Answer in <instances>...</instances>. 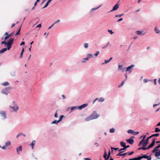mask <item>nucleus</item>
Here are the masks:
<instances>
[{
	"mask_svg": "<svg viewBox=\"0 0 160 160\" xmlns=\"http://www.w3.org/2000/svg\"><path fill=\"white\" fill-rule=\"evenodd\" d=\"M159 135V133H156L155 134H152L150 136L147 137L146 139L145 140V142H144V143H143L142 144V147L138 148V150H140L142 149V150H145L144 147H146L147 146V145L148 144L149 140L153 137H157Z\"/></svg>",
	"mask_w": 160,
	"mask_h": 160,
	"instance_id": "nucleus-1",
	"label": "nucleus"
},
{
	"mask_svg": "<svg viewBox=\"0 0 160 160\" xmlns=\"http://www.w3.org/2000/svg\"><path fill=\"white\" fill-rule=\"evenodd\" d=\"M99 116V115L97 114L96 112H94L86 118L85 120L88 121L93 119L97 118Z\"/></svg>",
	"mask_w": 160,
	"mask_h": 160,
	"instance_id": "nucleus-2",
	"label": "nucleus"
},
{
	"mask_svg": "<svg viewBox=\"0 0 160 160\" xmlns=\"http://www.w3.org/2000/svg\"><path fill=\"white\" fill-rule=\"evenodd\" d=\"M14 40V38H9L8 42H7V47L8 50H9L11 48L12 45V44Z\"/></svg>",
	"mask_w": 160,
	"mask_h": 160,
	"instance_id": "nucleus-3",
	"label": "nucleus"
},
{
	"mask_svg": "<svg viewBox=\"0 0 160 160\" xmlns=\"http://www.w3.org/2000/svg\"><path fill=\"white\" fill-rule=\"evenodd\" d=\"M156 139V138H155L154 139H153L151 143L146 148L144 147L145 150H148L149 148H152L154 146L156 142L155 140Z\"/></svg>",
	"mask_w": 160,
	"mask_h": 160,
	"instance_id": "nucleus-4",
	"label": "nucleus"
},
{
	"mask_svg": "<svg viewBox=\"0 0 160 160\" xmlns=\"http://www.w3.org/2000/svg\"><path fill=\"white\" fill-rule=\"evenodd\" d=\"M12 89V87H8L2 90L1 92L2 93L7 95L9 92V90Z\"/></svg>",
	"mask_w": 160,
	"mask_h": 160,
	"instance_id": "nucleus-5",
	"label": "nucleus"
},
{
	"mask_svg": "<svg viewBox=\"0 0 160 160\" xmlns=\"http://www.w3.org/2000/svg\"><path fill=\"white\" fill-rule=\"evenodd\" d=\"M119 1H118L116 4L113 7L112 9L109 12H111L116 10L119 7Z\"/></svg>",
	"mask_w": 160,
	"mask_h": 160,
	"instance_id": "nucleus-6",
	"label": "nucleus"
},
{
	"mask_svg": "<svg viewBox=\"0 0 160 160\" xmlns=\"http://www.w3.org/2000/svg\"><path fill=\"white\" fill-rule=\"evenodd\" d=\"M134 65L133 64H132L130 66L127 67L126 68V72H128L129 73H130L132 72V68L134 67Z\"/></svg>",
	"mask_w": 160,
	"mask_h": 160,
	"instance_id": "nucleus-7",
	"label": "nucleus"
},
{
	"mask_svg": "<svg viewBox=\"0 0 160 160\" xmlns=\"http://www.w3.org/2000/svg\"><path fill=\"white\" fill-rule=\"evenodd\" d=\"M9 107L11 109H13V111L16 112L18 110V106H9Z\"/></svg>",
	"mask_w": 160,
	"mask_h": 160,
	"instance_id": "nucleus-8",
	"label": "nucleus"
},
{
	"mask_svg": "<svg viewBox=\"0 0 160 160\" xmlns=\"http://www.w3.org/2000/svg\"><path fill=\"white\" fill-rule=\"evenodd\" d=\"M146 135H144V136H143V138H142V139L140 142H139V143L138 144V146H141V145L143 143H144V142H145V138L146 137Z\"/></svg>",
	"mask_w": 160,
	"mask_h": 160,
	"instance_id": "nucleus-9",
	"label": "nucleus"
},
{
	"mask_svg": "<svg viewBox=\"0 0 160 160\" xmlns=\"http://www.w3.org/2000/svg\"><path fill=\"white\" fill-rule=\"evenodd\" d=\"M0 114L1 116L3 117V119H5L6 118V112L5 111H1L0 112Z\"/></svg>",
	"mask_w": 160,
	"mask_h": 160,
	"instance_id": "nucleus-10",
	"label": "nucleus"
},
{
	"mask_svg": "<svg viewBox=\"0 0 160 160\" xmlns=\"http://www.w3.org/2000/svg\"><path fill=\"white\" fill-rule=\"evenodd\" d=\"M126 141L128 142L130 144H132L134 142V140L133 139H132L131 138H130L128 139H127L126 140Z\"/></svg>",
	"mask_w": 160,
	"mask_h": 160,
	"instance_id": "nucleus-11",
	"label": "nucleus"
},
{
	"mask_svg": "<svg viewBox=\"0 0 160 160\" xmlns=\"http://www.w3.org/2000/svg\"><path fill=\"white\" fill-rule=\"evenodd\" d=\"M88 105L87 104H84L78 107V109L79 110H81L85 108Z\"/></svg>",
	"mask_w": 160,
	"mask_h": 160,
	"instance_id": "nucleus-12",
	"label": "nucleus"
},
{
	"mask_svg": "<svg viewBox=\"0 0 160 160\" xmlns=\"http://www.w3.org/2000/svg\"><path fill=\"white\" fill-rule=\"evenodd\" d=\"M142 32L141 31H137L135 32L138 35L142 34V35H144L145 34V33H142Z\"/></svg>",
	"mask_w": 160,
	"mask_h": 160,
	"instance_id": "nucleus-13",
	"label": "nucleus"
},
{
	"mask_svg": "<svg viewBox=\"0 0 160 160\" xmlns=\"http://www.w3.org/2000/svg\"><path fill=\"white\" fill-rule=\"evenodd\" d=\"M128 153V152H126L123 153H118L117 155V156H125Z\"/></svg>",
	"mask_w": 160,
	"mask_h": 160,
	"instance_id": "nucleus-14",
	"label": "nucleus"
},
{
	"mask_svg": "<svg viewBox=\"0 0 160 160\" xmlns=\"http://www.w3.org/2000/svg\"><path fill=\"white\" fill-rule=\"evenodd\" d=\"M154 31L157 33H159L160 32V30L157 28V27H155L154 28Z\"/></svg>",
	"mask_w": 160,
	"mask_h": 160,
	"instance_id": "nucleus-15",
	"label": "nucleus"
},
{
	"mask_svg": "<svg viewBox=\"0 0 160 160\" xmlns=\"http://www.w3.org/2000/svg\"><path fill=\"white\" fill-rule=\"evenodd\" d=\"M126 150V148H125V147H123V148H121L120 149L118 150V151L119 152V153H122L124 151Z\"/></svg>",
	"mask_w": 160,
	"mask_h": 160,
	"instance_id": "nucleus-16",
	"label": "nucleus"
},
{
	"mask_svg": "<svg viewBox=\"0 0 160 160\" xmlns=\"http://www.w3.org/2000/svg\"><path fill=\"white\" fill-rule=\"evenodd\" d=\"M111 155L110 151L109 150L108 151V154L107 155V158H105V160H108L110 158V156Z\"/></svg>",
	"mask_w": 160,
	"mask_h": 160,
	"instance_id": "nucleus-17",
	"label": "nucleus"
},
{
	"mask_svg": "<svg viewBox=\"0 0 160 160\" xmlns=\"http://www.w3.org/2000/svg\"><path fill=\"white\" fill-rule=\"evenodd\" d=\"M120 144L121 146L122 147H125V145L126 144L125 142H124L122 141H121L120 142Z\"/></svg>",
	"mask_w": 160,
	"mask_h": 160,
	"instance_id": "nucleus-18",
	"label": "nucleus"
},
{
	"mask_svg": "<svg viewBox=\"0 0 160 160\" xmlns=\"http://www.w3.org/2000/svg\"><path fill=\"white\" fill-rule=\"evenodd\" d=\"M35 141H33L32 143L30 145V146H31L32 147V149H33L34 148V145L35 144Z\"/></svg>",
	"mask_w": 160,
	"mask_h": 160,
	"instance_id": "nucleus-19",
	"label": "nucleus"
},
{
	"mask_svg": "<svg viewBox=\"0 0 160 160\" xmlns=\"http://www.w3.org/2000/svg\"><path fill=\"white\" fill-rule=\"evenodd\" d=\"M155 156L156 157H158L160 156V151L157 152H155Z\"/></svg>",
	"mask_w": 160,
	"mask_h": 160,
	"instance_id": "nucleus-20",
	"label": "nucleus"
},
{
	"mask_svg": "<svg viewBox=\"0 0 160 160\" xmlns=\"http://www.w3.org/2000/svg\"><path fill=\"white\" fill-rule=\"evenodd\" d=\"M127 132L128 133H131L132 134H134V131L131 129H129L127 131Z\"/></svg>",
	"mask_w": 160,
	"mask_h": 160,
	"instance_id": "nucleus-21",
	"label": "nucleus"
},
{
	"mask_svg": "<svg viewBox=\"0 0 160 160\" xmlns=\"http://www.w3.org/2000/svg\"><path fill=\"white\" fill-rule=\"evenodd\" d=\"M107 152L106 150V149H105V152L103 155V158H104L105 160V158H107Z\"/></svg>",
	"mask_w": 160,
	"mask_h": 160,
	"instance_id": "nucleus-22",
	"label": "nucleus"
},
{
	"mask_svg": "<svg viewBox=\"0 0 160 160\" xmlns=\"http://www.w3.org/2000/svg\"><path fill=\"white\" fill-rule=\"evenodd\" d=\"M141 155H142V156H141V159H142V158L146 159L147 157V155L146 154L143 155V154H141Z\"/></svg>",
	"mask_w": 160,
	"mask_h": 160,
	"instance_id": "nucleus-23",
	"label": "nucleus"
},
{
	"mask_svg": "<svg viewBox=\"0 0 160 160\" xmlns=\"http://www.w3.org/2000/svg\"><path fill=\"white\" fill-rule=\"evenodd\" d=\"M7 50H8V48L7 49L6 48H4L2 49L0 51V53H2L4 52Z\"/></svg>",
	"mask_w": 160,
	"mask_h": 160,
	"instance_id": "nucleus-24",
	"label": "nucleus"
},
{
	"mask_svg": "<svg viewBox=\"0 0 160 160\" xmlns=\"http://www.w3.org/2000/svg\"><path fill=\"white\" fill-rule=\"evenodd\" d=\"M100 7V6H98V7H97L96 8H92L91 11H90V12L92 13V12L94 11V10H97V9H98V8H99Z\"/></svg>",
	"mask_w": 160,
	"mask_h": 160,
	"instance_id": "nucleus-25",
	"label": "nucleus"
},
{
	"mask_svg": "<svg viewBox=\"0 0 160 160\" xmlns=\"http://www.w3.org/2000/svg\"><path fill=\"white\" fill-rule=\"evenodd\" d=\"M8 85H9V83L7 82H5L2 84V85L3 86H7Z\"/></svg>",
	"mask_w": 160,
	"mask_h": 160,
	"instance_id": "nucleus-26",
	"label": "nucleus"
},
{
	"mask_svg": "<svg viewBox=\"0 0 160 160\" xmlns=\"http://www.w3.org/2000/svg\"><path fill=\"white\" fill-rule=\"evenodd\" d=\"M78 109V107H77V106L73 107L71 108V111L70 112H71L73 110L76 109Z\"/></svg>",
	"mask_w": 160,
	"mask_h": 160,
	"instance_id": "nucleus-27",
	"label": "nucleus"
},
{
	"mask_svg": "<svg viewBox=\"0 0 160 160\" xmlns=\"http://www.w3.org/2000/svg\"><path fill=\"white\" fill-rule=\"evenodd\" d=\"M111 149L112 150V152H113V150H119V148H113V147H111Z\"/></svg>",
	"mask_w": 160,
	"mask_h": 160,
	"instance_id": "nucleus-28",
	"label": "nucleus"
},
{
	"mask_svg": "<svg viewBox=\"0 0 160 160\" xmlns=\"http://www.w3.org/2000/svg\"><path fill=\"white\" fill-rule=\"evenodd\" d=\"M21 26H20V28L19 29L17 32L16 33V34L15 35V36H17V35L20 34V31L21 30Z\"/></svg>",
	"mask_w": 160,
	"mask_h": 160,
	"instance_id": "nucleus-29",
	"label": "nucleus"
},
{
	"mask_svg": "<svg viewBox=\"0 0 160 160\" xmlns=\"http://www.w3.org/2000/svg\"><path fill=\"white\" fill-rule=\"evenodd\" d=\"M115 129L114 128H112L110 129L109 132L110 133H114L115 132Z\"/></svg>",
	"mask_w": 160,
	"mask_h": 160,
	"instance_id": "nucleus-30",
	"label": "nucleus"
},
{
	"mask_svg": "<svg viewBox=\"0 0 160 160\" xmlns=\"http://www.w3.org/2000/svg\"><path fill=\"white\" fill-rule=\"evenodd\" d=\"M10 145H11V142L9 141H8L6 142L5 143V145L6 147L7 146H9Z\"/></svg>",
	"mask_w": 160,
	"mask_h": 160,
	"instance_id": "nucleus-31",
	"label": "nucleus"
},
{
	"mask_svg": "<svg viewBox=\"0 0 160 160\" xmlns=\"http://www.w3.org/2000/svg\"><path fill=\"white\" fill-rule=\"evenodd\" d=\"M124 81H122V82L118 86V88L121 87L122 86H123V85L124 84Z\"/></svg>",
	"mask_w": 160,
	"mask_h": 160,
	"instance_id": "nucleus-32",
	"label": "nucleus"
},
{
	"mask_svg": "<svg viewBox=\"0 0 160 160\" xmlns=\"http://www.w3.org/2000/svg\"><path fill=\"white\" fill-rule=\"evenodd\" d=\"M1 44H4V46L5 47H7V42H5V41L4 40V41H2L1 42Z\"/></svg>",
	"mask_w": 160,
	"mask_h": 160,
	"instance_id": "nucleus-33",
	"label": "nucleus"
},
{
	"mask_svg": "<svg viewBox=\"0 0 160 160\" xmlns=\"http://www.w3.org/2000/svg\"><path fill=\"white\" fill-rule=\"evenodd\" d=\"M155 132H160V129L158 128H155Z\"/></svg>",
	"mask_w": 160,
	"mask_h": 160,
	"instance_id": "nucleus-34",
	"label": "nucleus"
},
{
	"mask_svg": "<svg viewBox=\"0 0 160 160\" xmlns=\"http://www.w3.org/2000/svg\"><path fill=\"white\" fill-rule=\"evenodd\" d=\"M151 81L152 82L153 81V80H148L147 79H145L143 80V82L145 83H146V82H148V81Z\"/></svg>",
	"mask_w": 160,
	"mask_h": 160,
	"instance_id": "nucleus-35",
	"label": "nucleus"
},
{
	"mask_svg": "<svg viewBox=\"0 0 160 160\" xmlns=\"http://www.w3.org/2000/svg\"><path fill=\"white\" fill-rule=\"evenodd\" d=\"M109 62L110 61H109V60H105V62H104L102 63V65H103V64H106L108 63V62Z\"/></svg>",
	"mask_w": 160,
	"mask_h": 160,
	"instance_id": "nucleus-36",
	"label": "nucleus"
},
{
	"mask_svg": "<svg viewBox=\"0 0 160 160\" xmlns=\"http://www.w3.org/2000/svg\"><path fill=\"white\" fill-rule=\"evenodd\" d=\"M134 158H135V160H141V156H139L137 157H135Z\"/></svg>",
	"mask_w": 160,
	"mask_h": 160,
	"instance_id": "nucleus-37",
	"label": "nucleus"
},
{
	"mask_svg": "<svg viewBox=\"0 0 160 160\" xmlns=\"http://www.w3.org/2000/svg\"><path fill=\"white\" fill-rule=\"evenodd\" d=\"M84 46L85 48H87L88 47V43H85L84 44Z\"/></svg>",
	"mask_w": 160,
	"mask_h": 160,
	"instance_id": "nucleus-38",
	"label": "nucleus"
},
{
	"mask_svg": "<svg viewBox=\"0 0 160 160\" xmlns=\"http://www.w3.org/2000/svg\"><path fill=\"white\" fill-rule=\"evenodd\" d=\"M63 117H64V116H63L62 115H61L59 117V119L58 120V122H60L61 120L62 119V118H63Z\"/></svg>",
	"mask_w": 160,
	"mask_h": 160,
	"instance_id": "nucleus-39",
	"label": "nucleus"
},
{
	"mask_svg": "<svg viewBox=\"0 0 160 160\" xmlns=\"http://www.w3.org/2000/svg\"><path fill=\"white\" fill-rule=\"evenodd\" d=\"M123 15H124V14L122 13V14H120V15H116L115 17H122V16H123Z\"/></svg>",
	"mask_w": 160,
	"mask_h": 160,
	"instance_id": "nucleus-40",
	"label": "nucleus"
},
{
	"mask_svg": "<svg viewBox=\"0 0 160 160\" xmlns=\"http://www.w3.org/2000/svg\"><path fill=\"white\" fill-rule=\"evenodd\" d=\"M9 38L8 37V36H5V37L4 38H2V39H4V41H6V40L7 39H8V38Z\"/></svg>",
	"mask_w": 160,
	"mask_h": 160,
	"instance_id": "nucleus-41",
	"label": "nucleus"
},
{
	"mask_svg": "<svg viewBox=\"0 0 160 160\" xmlns=\"http://www.w3.org/2000/svg\"><path fill=\"white\" fill-rule=\"evenodd\" d=\"M58 122V120L57 121V120H55L54 121H53L52 122V123H53V124H57L58 123V122Z\"/></svg>",
	"mask_w": 160,
	"mask_h": 160,
	"instance_id": "nucleus-42",
	"label": "nucleus"
},
{
	"mask_svg": "<svg viewBox=\"0 0 160 160\" xmlns=\"http://www.w3.org/2000/svg\"><path fill=\"white\" fill-rule=\"evenodd\" d=\"M108 32H109L111 34H112L114 33V32H112V31L111 30L108 29Z\"/></svg>",
	"mask_w": 160,
	"mask_h": 160,
	"instance_id": "nucleus-43",
	"label": "nucleus"
},
{
	"mask_svg": "<svg viewBox=\"0 0 160 160\" xmlns=\"http://www.w3.org/2000/svg\"><path fill=\"white\" fill-rule=\"evenodd\" d=\"M109 43V42H108L106 45L102 47V48L103 49H105V48H106L108 47Z\"/></svg>",
	"mask_w": 160,
	"mask_h": 160,
	"instance_id": "nucleus-44",
	"label": "nucleus"
},
{
	"mask_svg": "<svg viewBox=\"0 0 160 160\" xmlns=\"http://www.w3.org/2000/svg\"><path fill=\"white\" fill-rule=\"evenodd\" d=\"M146 159H147V160H151L152 159V158H151V156H147Z\"/></svg>",
	"mask_w": 160,
	"mask_h": 160,
	"instance_id": "nucleus-45",
	"label": "nucleus"
},
{
	"mask_svg": "<svg viewBox=\"0 0 160 160\" xmlns=\"http://www.w3.org/2000/svg\"><path fill=\"white\" fill-rule=\"evenodd\" d=\"M88 57L89 58H90L93 57V55L92 54H89L88 55Z\"/></svg>",
	"mask_w": 160,
	"mask_h": 160,
	"instance_id": "nucleus-46",
	"label": "nucleus"
},
{
	"mask_svg": "<svg viewBox=\"0 0 160 160\" xmlns=\"http://www.w3.org/2000/svg\"><path fill=\"white\" fill-rule=\"evenodd\" d=\"M134 153V151H132V152H130L129 153L128 152V155H131L132 154H133Z\"/></svg>",
	"mask_w": 160,
	"mask_h": 160,
	"instance_id": "nucleus-47",
	"label": "nucleus"
},
{
	"mask_svg": "<svg viewBox=\"0 0 160 160\" xmlns=\"http://www.w3.org/2000/svg\"><path fill=\"white\" fill-rule=\"evenodd\" d=\"M97 100H98V102H100V99H98V98H97L95 99L94 100L93 103L94 104L95 103V101H96Z\"/></svg>",
	"mask_w": 160,
	"mask_h": 160,
	"instance_id": "nucleus-48",
	"label": "nucleus"
},
{
	"mask_svg": "<svg viewBox=\"0 0 160 160\" xmlns=\"http://www.w3.org/2000/svg\"><path fill=\"white\" fill-rule=\"evenodd\" d=\"M49 4V3L47 2V3L45 4V6L43 8H44L47 7L48 5Z\"/></svg>",
	"mask_w": 160,
	"mask_h": 160,
	"instance_id": "nucleus-49",
	"label": "nucleus"
},
{
	"mask_svg": "<svg viewBox=\"0 0 160 160\" xmlns=\"http://www.w3.org/2000/svg\"><path fill=\"white\" fill-rule=\"evenodd\" d=\"M122 65H119L118 66V69L119 70H121V68H122Z\"/></svg>",
	"mask_w": 160,
	"mask_h": 160,
	"instance_id": "nucleus-50",
	"label": "nucleus"
},
{
	"mask_svg": "<svg viewBox=\"0 0 160 160\" xmlns=\"http://www.w3.org/2000/svg\"><path fill=\"white\" fill-rule=\"evenodd\" d=\"M156 80H157V79H155L153 80V81H154V84L155 85H156V84H157Z\"/></svg>",
	"mask_w": 160,
	"mask_h": 160,
	"instance_id": "nucleus-51",
	"label": "nucleus"
},
{
	"mask_svg": "<svg viewBox=\"0 0 160 160\" xmlns=\"http://www.w3.org/2000/svg\"><path fill=\"white\" fill-rule=\"evenodd\" d=\"M159 104H160V102H159L158 104H154L153 105V108H155V107L159 105Z\"/></svg>",
	"mask_w": 160,
	"mask_h": 160,
	"instance_id": "nucleus-52",
	"label": "nucleus"
},
{
	"mask_svg": "<svg viewBox=\"0 0 160 160\" xmlns=\"http://www.w3.org/2000/svg\"><path fill=\"white\" fill-rule=\"evenodd\" d=\"M154 149L156 151H157L158 150V148L157 147H156Z\"/></svg>",
	"mask_w": 160,
	"mask_h": 160,
	"instance_id": "nucleus-53",
	"label": "nucleus"
},
{
	"mask_svg": "<svg viewBox=\"0 0 160 160\" xmlns=\"http://www.w3.org/2000/svg\"><path fill=\"white\" fill-rule=\"evenodd\" d=\"M99 51L97 52L96 53L94 54V55L96 56H97L99 53Z\"/></svg>",
	"mask_w": 160,
	"mask_h": 160,
	"instance_id": "nucleus-54",
	"label": "nucleus"
},
{
	"mask_svg": "<svg viewBox=\"0 0 160 160\" xmlns=\"http://www.w3.org/2000/svg\"><path fill=\"white\" fill-rule=\"evenodd\" d=\"M123 20V18H121L120 19H119L117 21V22H119L120 21H121Z\"/></svg>",
	"mask_w": 160,
	"mask_h": 160,
	"instance_id": "nucleus-55",
	"label": "nucleus"
},
{
	"mask_svg": "<svg viewBox=\"0 0 160 160\" xmlns=\"http://www.w3.org/2000/svg\"><path fill=\"white\" fill-rule=\"evenodd\" d=\"M84 160H91V159L89 158H84Z\"/></svg>",
	"mask_w": 160,
	"mask_h": 160,
	"instance_id": "nucleus-56",
	"label": "nucleus"
},
{
	"mask_svg": "<svg viewBox=\"0 0 160 160\" xmlns=\"http://www.w3.org/2000/svg\"><path fill=\"white\" fill-rule=\"evenodd\" d=\"M22 135V133H20L19 134H18L17 136V138H18V137Z\"/></svg>",
	"mask_w": 160,
	"mask_h": 160,
	"instance_id": "nucleus-57",
	"label": "nucleus"
},
{
	"mask_svg": "<svg viewBox=\"0 0 160 160\" xmlns=\"http://www.w3.org/2000/svg\"><path fill=\"white\" fill-rule=\"evenodd\" d=\"M129 147H130V145H126L125 146V148L126 149L127 148H129Z\"/></svg>",
	"mask_w": 160,
	"mask_h": 160,
	"instance_id": "nucleus-58",
	"label": "nucleus"
},
{
	"mask_svg": "<svg viewBox=\"0 0 160 160\" xmlns=\"http://www.w3.org/2000/svg\"><path fill=\"white\" fill-rule=\"evenodd\" d=\"M139 133V132H134V133L133 134L134 135H137Z\"/></svg>",
	"mask_w": 160,
	"mask_h": 160,
	"instance_id": "nucleus-59",
	"label": "nucleus"
},
{
	"mask_svg": "<svg viewBox=\"0 0 160 160\" xmlns=\"http://www.w3.org/2000/svg\"><path fill=\"white\" fill-rule=\"evenodd\" d=\"M19 150L20 151H22V147L21 146H20L19 147Z\"/></svg>",
	"mask_w": 160,
	"mask_h": 160,
	"instance_id": "nucleus-60",
	"label": "nucleus"
},
{
	"mask_svg": "<svg viewBox=\"0 0 160 160\" xmlns=\"http://www.w3.org/2000/svg\"><path fill=\"white\" fill-rule=\"evenodd\" d=\"M13 32L11 33L10 34H8V37L10 38V37H11V36H12V35H13Z\"/></svg>",
	"mask_w": 160,
	"mask_h": 160,
	"instance_id": "nucleus-61",
	"label": "nucleus"
},
{
	"mask_svg": "<svg viewBox=\"0 0 160 160\" xmlns=\"http://www.w3.org/2000/svg\"><path fill=\"white\" fill-rule=\"evenodd\" d=\"M125 77H126V79H125L124 80L125 81L127 78H128V75H127V73H126L125 75Z\"/></svg>",
	"mask_w": 160,
	"mask_h": 160,
	"instance_id": "nucleus-62",
	"label": "nucleus"
},
{
	"mask_svg": "<svg viewBox=\"0 0 160 160\" xmlns=\"http://www.w3.org/2000/svg\"><path fill=\"white\" fill-rule=\"evenodd\" d=\"M104 101V99L102 97H101V102H102Z\"/></svg>",
	"mask_w": 160,
	"mask_h": 160,
	"instance_id": "nucleus-63",
	"label": "nucleus"
},
{
	"mask_svg": "<svg viewBox=\"0 0 160 160\" xmlns=\"http://www.w3.org/2000/svg\"><path fill=\"white\" fill-rule=\"evenodd\" d=\"M13 106H18L15 101L13 102Z\"/></svg>",
	"mask_w": 160,
	"mask_h": 160,
	"instance_id": "nucleus-64",
	"label": "nucleus"
}]
</instances>
